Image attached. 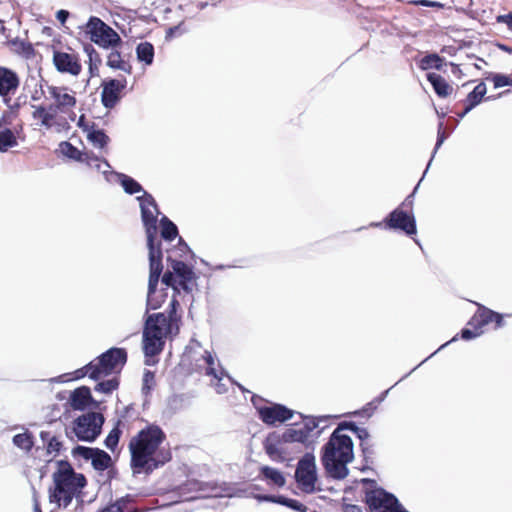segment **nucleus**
Instances as JSON below:
<instances>
[{"instance_id":"28","label":"nucleus","mask_w":512,"mask_h":512,"mask_svg":"<svg viewBox=\"0 0 512 512\" xmlns=\"http://www.w3.org/2000/svg\"><path fill=\"white\" fill-rule=\"evenodd\" d=\"M111 461V456L99 448H96L95 454H93V457L91 458L93 468L98 471L108 469L111 465Z\"/></svg>"},{"instance_id":"38","label":"nucleus","mask_w":512,"mask_h":512,"mask_svg":"<svg viewBox=\"0 0 512 512\" xmlns=\"http://www.w3.org/2000/svg\"><path fill=\"white\" fill-rule=\"evenodd\" d=\"M203 358L207 365L206 374L209 376H213L215 379L221 380L222 376L224 375V370L221 369L219 373L216 371L215 359L213 355L210 352L205 351V355L203 356Z\"/></svg>"},{"instance_id":"32","label":"nucleus","mask_w":512,"mask_h":512,"mask_svg":"<svg viewBox=\"0 0 512 512\" xmlns=\"http://www.w3.org/2000/svg\"><path fill=\"white\" fill-rule=\"evenodd\" d=\"M444 64V58L440 57L436 53L427 54L424 56L419 64V67L422 70H428V69H436L441 70L442 66Z\"/></svg>"},{"instance_id":"16","label":"nucleus","mask_w":512,"mask_h":512,"mask_svg":"<svg viewBox=\"0 0 512 512\" xmlns=\"http://www.w3.org/2000/svg\"><path fill=\"white\" fill-rule=\"evenodd\" d=\"M47 90L52 99L55 101V107L60 112H66L68 109L76 105V98L74 95L69 94L67 87H58L46 85Z\"/></svg>"},{"instance_id":"17","label":"nucleus","mask_w":512,"mask_h":512,"mask_svg":"<svg viewBox=\"0 0 512 512\" xmlns=\"http://www.w3.org/2000/svg\"><path fill=\"white\" fill-rule=\"evenodd\" d=\"M19 77L11 69L0 66V96L7 103L11 94H14L19 86Z\"/></svg>"},{"instance_id":"20","label":"nucleus","mask_w":512,"mask_h":512,"mask_svg":"<svg viewBox=\"0 0 512 512\" xmlns=\"http://www.w3.org/2000/svg\"><path fill=\"white\" fill-rule=\"evenodd\" d=\"M92 401L90 389L86 386L75 389L70 396V405L75 410H84Z\"/></svg>"},{"instance_id":"27","label":"nucleus","mask_w":512,"mask_h":512,"mask_svg":"<svg viewBox=\"0 0 512 512\" xmlns=\"http://www.w3.org/2000/svg\"><path fill=\"white\" fill-rule=\"evenodd\" d=\"M85 131L87 132L88 141L95 148H104L110 140L103 130L95 129L94 125L91 128L85 127Z\"/></svg>"},{"instance_id":"58","label":"nucleus","mask_w":512,"mask_h":512,"mask_svg":"<svg viewBox=\"0 0 512 512\" xmlns=\"http://www.w3.org/2000/svg\"><path fill=\"white\" fill-rule=\"evenodd\" d=\"M418 4L425 6V7H435L439 4L437 2L429 1V0H420L418 1Z\"/></svg>"},{"instance_id":"37","label":"nucleus","mask_w":512,"mask_h":512,"mask_svg":"<svg viewBox=\"0 0 512 512\" xmlns=\"http://www.w3.org/2000/svg\"><path fill=\"white\" fill-rule=\"evenodd\" d=\"M277 504L286 506L297 512H307L308 508L299 502L298 500L287 498L285 496L279 495L277 496Z\"/></svg>"},{"instance_id":"9","label":"nucleus","mask_w":512,"mask_h":512,"mask_svg":"<svg viewBox=\"0 0 512 512\" xmlns=\"http://www.w3.org/2000/svg\"><path fill=\"white\" fill-rule=\"evenodd\" d=\"M104 417L97 412H89L76 418L73 431L80 441L93 442L100 435Z\"/></svg>"},{"instance_id":"49","label":"nucleus","mask_w":512,"mask_h":512,"mask_svg":"<svg viewBox=\"0 0 512 512\" xmlns=\"http://www.w3.org/2000/svg\"><path fill=\"white\" fill-rule=\"evenodd\" d=\"M317 426L318 423L314 418H308L300 427L310 437L311 432H313L317 428Z\"/></svg>"},{"instance_id":"2","label":"nucleus","mask_w":512,"mask_h":512,"mask_svg":"<svg viewBox=\"0 0 512 512\" xmlns=\"http://www.w3.org/2000/svg\"><path fill=\"white\" fill-rule=\"evenodd\" d=\"M165 432L155 424H149L131 438L128 448L131 468L134 474H151L172 459L169 448L162 446Z\"/></svg>"},{"instance_id":"29","label":"nucleus","mask_w":512,"mask_h":512,"mask_svg":"<svg viewBox=\"0 0 512 512\" xmlns=\"http://www.w3.org/2000/svg\"><path fill=\"white\" fill-rule=\"evenodd\" d=\"M137 59L146 65H151L154 59V47L150 42H141L136 47Z\"/></svg>"},{"instance_id":"35","label":"nucleus","mask_w":512,"mask_h":512,"mask_svg":"<svg viewBox=\"0 0 512 512\" xmlns=\"http://www.w3.org/2000/svg\"><path fill=\"white\" fill-rule=\"evenodd\" d=\"M338 426L341 429V431H352L360 439L361 443L367 442L370 437L369 432L366 428L358 427L354 422H342Z\"/></svg>"},{"instance_id":"55","label":"nucleus","mask_w":512,"mask_h":512,"mask_svg":"<svg viewBox=\"0 0 512 512\" xmlns=\"http://www.w3.org/2000/svg\"><path fill=\"white\" fill-rule=\"evenodd\" d=\"M69 17V12L66 11V10H59L57 13H56V18L58 21H60L62 24L66 22V20L68 19Z\"/></svg>"},{"instance_id":"18","label":"nucleus","mask_w":512,"mask_h":512,"mask_svg":"<svg viewBox=\"0 0 512 512\" xmlns=\"http://www.w3.org/2000/svg\"><path fill=\"white\" fill-rule=\"evenodd\" d=\"M171 268L174 274L179 278L178 285L186 292L192 290L190 284L195 278L194 272L191 267L186 263L179 260L171 261Z\"/></svg>"},{"instance_id":"26","label":"nucleus","mask_w":512,"mask_h":512,"mask_svg":"<svg viewBox=\"0 0 512 512\" xmlns=\"http://www.w3.org/2000/svg\"><path fill=\"white\" fill-rule=\"evenodd\" d=\"M496 312L479 305L477 313L469 321V325H477L481 330L482 328L494 320Z\"/></svg>"},{"instance_id":"39","label":"nucleus","mask_w":512,"mask_h":512,"mask_svg":"<svg viewBox=\"0 0 512 512\" xmlns=\"http://www.w3.org/2000/svg\"><path fill=\"white\" fill-rule=\"evenodd\" d=\"M119 386V381L117 378H112L106 381H102L96 384L94 390L96 392H101L104 394H110L114 390H116Z\"/></svg>"},{"instance_id":"10","label":"nucleus","mask_w":512,"mask_h":512,"mask_svg":"<svg viewBox=\"0 0 512 512\" xmlns=\"http://www.w3.org/2000/svg\"><path fill=\"white\" fill-rule=\"evenodd\" d=\"M262 401L263 399L257 395L252 396V403L258 412L259 418L267 425H275L278 422L283 423L294 415V411L284 405H259Z\"/></svg>"},{"instance_id":"63","label":"nucleus","mask_w":512,"mask_h":512,"mask_svg":"<svg viewBox=\"0 0 512 512\" xmlns=\"http://www.w3.org/2000/svg\"><path fill=\"white\" fill-rule=\"evenodd\" d=\"M178 245H179V249L181 251L189 250L188 245L181 237L179 238Z\"/></svg>"},{"instance_id":"51","label":"nucleus","mask_w":512,"mask_h":512,"mask_svg":"<svg viewBox=\"0 0 512 512\" xmlns=\"http://www.w3.org/2000/svg\"><path fill=\"white\" fill-rule=\"evenodd\" d=\"M496 21L498 23H504L507 25V28L512 32V12H509L505 15H498L496 17Z\"/></svg>"},{"instance_id":"53","label":"nucleus","mask_w":512,"mask_h":512,"mask_svg":"<svg viewBox=\"0 0 512 512\" xmlns=\"http://www.w3.org/2000/svg\"><path fill=\"white\" fill-rule=\"evenodd\" d=\"M259 502H272L277 503V496L267 494H257L254 496Z\"/></svg>"},{"instance_id":"56","label":"nucleus","mask_w":512,"mask_h":512,"mask_svg":"<svg viewBox=\"0 0 512 512\" xmlns=\"http://www.w3.org/2000/svg\"><path fill=\"white\" fill-rule=\"evenodd\" d=\"M344 512H362V508L358 505L348 504L345 505Z\"/></svg>"},{"instance_id":"7","label":"nucleus","mask_w":512,"mask_h":512,"mask_svg":"<svg viewBox=\"0 0 512 512\" xmlns=\"http://www.w3.org/2000/svg\"><path fill=\"white\" fill-rule=\"evenodd\" d=\"M84 31L91 42L103 49H114L122 44L120 35L99 17L91 16Z\"/></svg>"},{"instance_id":"4","label":"nucleus","mask_w":512,"mask_h":512,"mask_svg":"<svg viewBox=\"0 0 512 512\" xmlns=\"http://www.w3.org/2000/svg\"><path fill=\"white\" fill-rule=\"evenodd\" d=\"M57 470L53 473L54 489H50L49 500L57 507L66 508L73 498L86 486L83 474L76 473L72 465L65 460H59Z\"/></svg>"},{"instance_id":"6","label":"nucleus","mask_w":512,"mask_h":512,"mask_svg":"<svg viewBox=\"0 0 512 512\" xmlns=\"http://www.w3.org/2000/svg\"><path fill=\"white\" fill-rule=\"evenodd\" d=\"M126 362L127 352L124 348H110L88 363V369L91 370L90 378L97 381L112 373H119Z\"/></svg>"},{"instance_id":"47","label":"nucleus","mask_w":512,"mask_h":512,"mask_svg":"<svg viewBox=\"0 0 512 512\" xmlns=\"http://www.w3.org/2000/svg\"><path fill=\"white\" fill-rule=\"evenodd\" d=\"M492 81L495 88H501L504 86L512 85V78L503 74H495L492 77Z\"/></svg>"},{"instance_id":"5","label":"nucleus","mask_w":512,"mask_h":512,"mask_svg":"<svg viewBox=\"0 0 512 512\" xmlns=\"http://www.w3.org/2000/svg\"><path fill=\"white\" fill-rule=\"evenodd\" d=\"M141 209V219L146 233L149 258H163L162 243L157 239V221L160 214L159 208L154 197L144 191L142 196H138Z\"/></svg>"},{"instance_id":"30","label":"nucleus","mask_w":512,"mask_h":512,"mask_svg":"<svg viewBox=\"0 0 512 512\" xmlns=\"http://www.w3.org/2000/svg\"><path fill=\"white\" fill-rule=\"evenodd\" d=\"M161 237L166 241H173L178 236L177 226L166 216L160 219Z\"/></svg>"},{"instance_id":"34","label":"nucleus","mask_w":512,"mask_h":512,"mask_svg":"<svg viewBox=\"0 0 512 512\" xmlns=\"http://www.w3.org/2000/svg\"><path fill=\"white\" fill-rule=\"evenodd\" d=\"M17 145V139L13 131L9 128L0 130V152H6L9 148Z\"/></svg>"},{"instance_id":"52","label":"nucleus","mask_w":512,"mask_h":512,"mask_svg":"<svg viewBox=\"0 0 512 512\" xmlns=\"http://www.w3.org/2000/svg\"><path fill=\"white\" fill-rule=\"evenodd\" d=\"M360 447L364 456V459L368 461V458L372 457L374 451L372 446L368 444V442L360 443Z\"/></svg>"},{"instance_id":"13","label":"nucleus","mask_w":512,"mask_h":512,"mask_svg":"<svg viewBox=\"0 0 512 512\" xmlns=\"http://www.w3.org/2000/svg\"><path fill=\"white\" fill-rule=\"evenodd\" d=\"M127 81L125 78L109 79L102 84L101 102L107 109H112L120 100V93L125 89Z\"/></svg>"},{"instance_id":"40","label":"nucleus","mask_w":512,"mask_h":512,"mask_svg":"<svg viewBox=\"0 0 512 512\" xmlns=\"http://www.w3.org/2000/svg\"><path fill=\"white\" fill-rule=\"evenodd\" d=\"M40 437L43 441H46V440L48 441V443H47V453L48 454L59 453V451L62 447V443L55 436L48 438L49 432L42 431L40 433Z\"/></svg>"},{"instance_id":"57","label":"nucleus","mask_w":512,"mask_h":512,"mask_svg":"<svg viewBox=\"0 0 512 512\" xmlns=\"http://www.w3.org/2000/svg\"><path fill=\"white\" fill-rule=\"evenodd\" d=\"M493 321H495V323H496V328H500L504 324L502 315L499 314V313H496V315L494 316V320Z\"/></svg>"},{"instance_id":"41","label":"nucleus","mask_w":512,"mask_h":512,"mask_svg":"<svg viewBox=\"0 0 512 512\" xmlns=\"http://www.w3.org/2000/svg\"><path fill=\"white\" fill-rule=\"evenodd\" d=\"M82 162L85 163L87 166L94 168L98 171L101 170V163H103L106 166V168H110V164L107 160H101L99 157L93 154L85 153Z\"/></svg>"},{"instance_id":"8","label":"nucleus","mask_w":512,"mask_h":512,"mask_svg":"<svg viewBox=\"0 0 512 512\" xmlns=\"http://www.w3.org/2000/svg\"><path fill=\"white\" fill-rule=\"evenodd\" d=\"M295 481L298 488L306 494L320 490L316 487L318 475L315 456L312 452L305 453L299 459L295 469Z\"/></svg>"},{"instance_id":"3","label":"nucleus","mask_w":512,"mask_h":512,"mask_svg":"<svg viewBox=\"0 0 512 512\" xmlns=\"http://www.w3.org/2000/svg\"><path fill=\"white\" fill-rule=\"evenodd\" d=\"M353 458V441L350 436L342 434L338 426L322 448L321 462L327 475L337 480L346 478L349 473L347 465Z\"/></svg>"},{"instance_id":"61","label":"nucleus","mask_w":512,"mask_h":512,"mask_svg":"<svg viewBox=\"0 0 512 512\" xmlns=\"http://www.w3.org/2000/svg\"><path fill=\"white\" fill-rule=\"evenodd\" d=\"M99 66H94L93 63H89V72L93 77L98 74Z\"/></svg>"},{"instance_id":"50","label":"nucleus","mask_w":512,"mask_h":512,"mask_svg":"<svg viewBox=\"0 0 512 512\" xmlns=\"http://www.w3.org/2000/svg\"><path fill=\"white\" fill-rule=\"evenodd\" d=\"M162 283L166 287H172L174 290H177V287L175 286L176 280L174 272H165L164 275L162 276Z\"/></svg>"},{"instance_id":"22","label":"nucleus","mask_w":512,"mask_h":512,"mask_svg":"<svg viewBox=\"0 0 512 512\" xmlns=\"http://www.w3.org/2000/svg\"><path fill=\"white\" fill-rule=\"evenodd\" d=\"M427 80L431 83L435 93L441 98H446L453 91V87L439 74L428 73Z\"/></svg>"},{"instance_id":"48","label":"nucleus","mask_w":512,"mask_h":512,"mask_svg":"<svg viewBox=\"0 0 512 512\" xmlns=\"http://www.w3.org/2000/svg\"><path fill=\"white\" fill-rule=\"evenodd\" d=\"M474 329H468L464 328L461 331V338L463 340H471L478 336H480L483 333V330H481L477 325H472Z\"/></svg>"},{"instance_id":"19","label":"nucleus","mask_w":512,"mask_h":512,"mask_svg":"<svg viewBox=\"0 0 512 512\" xmlns=\"http://www.w3.org/2000/svg\"><path fill=\"white\" fill-rule=\"evenodd\" d=\"M102 173L106 176V179L108 181L110 180L109 176H113V177L117 178V181L123 187L124 191L129 195H133V194H136L139 192L144 193V190H143V187L141 186V184L126 174L114 172V171L108 172L106 170H103Z\"/></svg>"},{"instance_id":"64","label":"nucleus","mask_w":512,"mask_h":512,"mask_svg":"<svg viewBox=\"0 0 512 512\" xmlns=\"http://www.w3.org/2000/svg\"><path fill=\"white\" fill-rule=\"evenodd\" d=\"M179 30V26L170 27L167 31V37L174 35Z\"/></svg>"},{"instance_id":"21","label":"nucleus","mask_w":512,"mask_h":512,"mask_svg":"<svg viewBox=\"0 0 512 512\" xmlns=\"http://www.w3.org/2000/svg\"><path fill=\"white\" fill-rule=\"evenodd\" d=\"M282 439L286 443L298 442L309 447L313 444V441L309 440V436L303 431L298 425L294 424L282 433Z\"/></svg>"},{"instance_id":"33","label":"nucleus","mask_w":512,"mask_h":512,"mask_svg":"<svg viewBox=\"0 0 512 512\" xmlns=\"http://www.w3.org/2000/svg\"><path fill=\"white\" fill-rule=\"evenodd\" d=\"M12 442L16 447L24 450L25 452H30L34 446L33 435L29 431L16 434L13 437Z\"/></svg>"},{"instance_id":"54","label":"nucleus","mask_w":512,"mask_h":512,"mask_svg":"<svg viewBox=\"0 0 512 512\" xmlns=\"http://www.w3.org/2000/svg\"><path fill=\"white\" fill-rule=\"evenodd\" d=\"M90 372L91 370L88 369V364L80 369H77L75 371V378H82L84 377L85 375H88L90 377Z\"/></svg>"},{"instance_id":"14","label":"nucleus","mask_w":512,"mask_h":512,"mask_svg":"<svg viewBox=\"0 0 512 512\" xmlns=\"http://www.w3.org/2000/svg\"><path fill=\"white\" fill-rule=\"evenodd\" d=\"M53 64L58 72L72 76H78L82 70L78 56L66 52L54 51Z\"/></svg>"},{"instance_id":"60","label":"nucleus","mask_w":512,"mask_h":512,"mask_svg":"<svg viewBox=\"0 0 512 512\" xmlns=\"http://www.w3.org/2000/svg\"><path fill=\"white\" fill-rule=\"evenodd\" d=\"M389 512H409L402 507V505L397 501V504L391 508Z\"/></svg>"},{"instance_id":"15","label":"nucleus","mask_w":512,"mask_h":512,"mask_svg":"<svg viewBox=\"0 0 512 512\" xmlns=\"http://www.w3.org/2000/svg\"><path fill=\"white\" fill-rule=\"evenodd\" d=\"M285 443L286 442L282 439V434L271 432L265 438L263 447L266 454L272 461L283 462L285 460V456L282 445Z\"/></svg>"},{"instance_id":"36","label":"nucleus","mask_w":512,"mask_h":512,"mask_svg":"<svg viewBox=\"0 0 512 512\" xmlns=\"http://www.w3.org/2000/svg\"><path fill=\"white\" fill-rule=\"evenodd\" d=\"M61 153L68 157L69 159H73L79 162H82L85 153H82L75 146H73L68 141H63L59 145Z\"/></svg>"},{"instance_id":"24","label":"nucleus","mask_w":512,"mask_h":512,"mask_svg":"<svg viewBox=\"0 0 512 512\" xmlns=\"http://www.w3.org/2000/svg\"><path fill=\"white\" fill-rule=\"evenodd\" d=\"M260 475L269 485L280 488L286 484L284 475L276 468L270 466H262L260 468Z\"/></svg>"},{"instance_id":"46","label":"nucleus","mask_w":512,"mask_h":512,"mask_svg":"<svg viewBox=\"0 0 512 512\" xmlns=\"http://www.w3.org/2000/svg\"><path fill=\"white\" fill-rule=\"evenodd\" d=\"M96 448H90L85 446H76L72 450L73 456H81L85 460H91L93 454H95Z\"/></svg>"},{"instance_id":"23","label":"nucleus","mask_w":512,"mask_h":512,"mask_svg":"<svg viewBox=\"0 0 512 512\" xmlns=\"http://www.w3.org/2000/svg\"><path fill=\"white\" fill-rule=\"evenodd\" d=\"M110 53L107 56V66L114 70H121L127 74L132 73L131 64L122 58L121 53L116 49H110Z\"/></svg>"},{"instance_id":"42","label":"nucleus","mask_w":512,"mask_h":512,"mask_svg":"<svg viewBox=\"0 0 512 512\" xmlns=\"http://www.w3.org/2000/svg\"><path fill=\"white\" fill-rule=\"evenodd\" d=\"M121 436V430L118 427L113 428L109 434L107 435L104 444L106 448L111 451H114L119 443V439Z\"/></svg>"},{"instance_id":"1","label":"nucleus","mask_w":512,"mask_h":512,"mask_svg":"<svg viewBox=\"0 0 512 512\" xmlns=\"http://www.w3.org/2000/svg\"><path fill=\"white\" fill-rule=\"evenodd\" d=\"M149 280L146 299L147 317L143 329V352L146 358L160 354L164 348L165 339L179 333L181 316L177 314L180 306L174 296L164 312L148 314L150 310L159 309L168 297L167 288L157 289L163 271L162 258H149Z\"/></svg>"},{"instance_id":"45","label":"nucleus","mask_w":512,"mask_h":512,"mask_svg":"<svg viewBox=\"0 0 512 512\" xmlns=\"http://www.w3.org/2000/svg\"><path fill=\"white\" fill-rule=\"evenodd\" d=\"M446 138H447V134H446V132L443 129V123L440 122L439 125H438L437 141H436V144H435V147H434V151H433L432 157H431V159H430L426 169L429 168L434 155L436 154L437 150L441 147V145L444 143ZM425 171H427V170H425ZM425 173L426 172H424V174Z\"/></svg>"},{"instance_id":"12","label":"nucleus","mask_w":512,"mask_h":512,"mask_svg":"<svg viewBox=\"0 0 512 512\" xmlns=\"http://www.w3.org/2000/svg\"><path fill=\"white\" fill-rule=\"evenodd\" d=\"M398 499L382 488L367 491L365 502L372 512H389L397 504Z\"/></svg>"},{"instance_id":"31","label":"nucleus","mask_w":512,"mask_h":512,"mask_svg":"<svg viewBox=\"0 0 512 512\" xmlns=\"http://www.w3.org/2000/svg\"><path fill=\"white\" fill-rule=\"evenodd\" d=\"M32 117L34 119H40L41 125L45 128L49 129L53 125V120L55 118V113L47 111L46 107L40 105L36 106L35 110L32 113Z\"/></svg>"},{"instance_id":"59","label":"nucleus","mask_w":512,"mask_h":512,"mask_svg":"<svg viewBox=\"0 0 512 512\" xmlns=\"http://www.w3.org/2000/svg\"><path fill=\"white\" fill-rule=\"evenodd\" d=\"M375 403H376L375 401H372V402L368 403L366 405V407L363 409V412H365L368 415H370V413L376 408Z\"/></svg>"},{"instance_id":"25","label":"nucleus","mask_w":512,"mask_h":512,"mask_svg":"<svg viewBox=\"0 0 512 512\" xmlns=\"http://www.w3.org/2000/svg\"><path fill=\"white\" fill-rule=\"evenodd\" d=\"M486 92L487 88L484 82L477 84L464 100L465 112H470L473 108L480 104Z\"/></svg>"},{"instance_id":"11","label":"nucleus","mask_w":512,"mask_h":512,"mask_svg":"<svg viewBox=\"0 0 512 512\" xmlns=\"http://www.w3.org/2000/svg\"><path fill=\"white\" fill-rule=\"evenodd\" d=\"M388 229L401 230L407 235H415L417 232L416 221L413 214H408L400 207L394 209L384 220Z\"/></svg>"},{"instance_id":"44","label":"nucleus","mask_w":512,"mask_h":512,"mask_svg":"<svg viewBox=\"0 0 512 512\" xmlns=\"http://www.w3.org/2000/svg\"><path fill=\"white\" fill-rule=\"evenodd\" d=\"M83 50L88 56L89 63H93L94 66L101 65L102 59L100 57V54L96 51L92 44H85Z\"/></svg>"},{"instance_id":"43","label":"nucleus","mask_w":512,"mask_h":512,"mask_svg":"<svg viewBox=\"0 0 512 512\" xmlns=\"http://www.w3.org/2000/svg\"><path fill=\"white\" fill-rule=\"evenodd\" d=\"M155 385V375L150 370H145L143 375L142 393L147 396Z\"/></svg>"},{"instance_id":"62","label":"nucleus","mask_w":512,"mask_h":512,"mask_svg":"<svg viewBox=\"0 0 512 512\" xmlns=\"http://www.w3.org/2000/svg\"><path fill=\"white\" fill-rule=\"evenodd\" d=\"M389 391H390V389L385 390V391H384V392H382V393L380 394V396H378L374 401H375L376 403H381V402H382V401L387 397V395H388Z\"/></svg>"}]
</instances>
